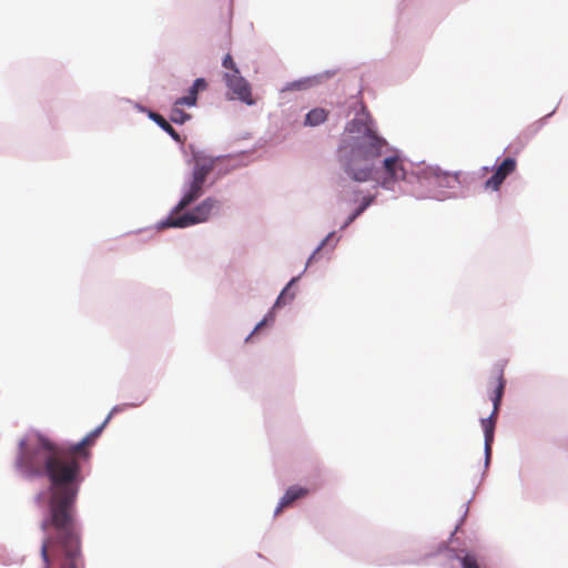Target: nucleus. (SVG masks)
Here are the masks:
<instances>
[{"mask_svg": "<svg viewBox=\"0 0 568 568\" xmlns=\"http://www.w3.org/2000/svg\"><path fill=\"white\" fill-rule=\"evenodd\" d=\"M222 65L225 69L230 70L229 71L230 73H239L240 72V70L237 69V67H236L232 55L229 54V53L224 57Z\"/></svg>", "mask_w": 568, "mask_h": 568, "instance_id": "obj_17", "label": "nucleus"}, {"mask_svg": "<svg viewBox=\"0 0 568 568\" xmlns=\"http://www.w3.org/2000/svg\"><path fill=\"white\" fill-rule=\"evenodd\" d=\"M459 172L443 171L438 166H428L423 170V178L438 187H455L459 184Z\"/></svg>", "mask_w": 568, "mask_h": 568, "instance_id": "obj_5", "label": "nucleus"}, {"mask_svg": "<svg viewBox=\"0 0 568 568\" xmlns=\"http://www.w3.org/2000/svg\"><path fill=\"white\" fill-rule=\"evenodd\" d=\"M194 160L195 165L192 174L206 181L209 174L214 170L215 162L217 159H213L205 155H195Z\"/></svg>", "mask_w": 568, "mask_h": 568, "instance_id": "obj_9", "label": "nucleus"}, {"mask_svg": "<svg viewBox=\"0 0 568 568\" xmlns=\"http://www.w3.org/2000/svg\"><path fill=\"white\" fill-rule=\"evenodd\" d=\"M328 112L323 108H315L311 110L305 118V124L315 126L326 121Z\"/></svg>", "mask_w": 568, "mask_h": 568, "instance_id": "obj_12", "label": "nucleus"}, {"mask_svg": "<svg viewBox=\"0 0 568 568\" xmlns=\"http://www.w3.org/2000/svg\"><path fill=\"white\" fill-rule=\"evenodd\" d=\"M308 494V490L306 488L300 487V486H291L287 488L285 494L280 500L278 507L275 510V514L277 515L281 513V510L291 504H293L296 499H300L302 497H305Z\"/></svg>", "mask_w": 568, "mask_h": 568, "instance_id": "obj_10", "label": "nucleus"}, {"mask_svg": "<svg viewBox=\"0 0 568 568\" xmlns=\"http://www.w3.org/2000/svg\"><path fill=\"white\" fill-rule=\"evenodd\" d=\"M115 406L105 420L88 434L80 443L60 447L42 435L31 445L20 443L18 465L30 475L45 476L49 486V517L41 529L53 534L47 536L41 546L44 568H79L82 566L81 539L75 521V501L82 481L81 459H88V447L101 435Z\"/></svg>", "mask_w": 568, "mask_h": 568, "instance_id": "obj_1", "label": "nucleus"}, {"mask_svg": "<svg viewBox=\"0 0 568 568\" xmlns=\"http://www.w3.org/2000/svg\"><path fill=\"white\" fill-rule=\"evenodd\" d=\"M220 207L219 200L214 197H206L199 205H196L191 212L184 213L176 217H169L164 222V226L168 227H187L190 225L206 222L210 216L216 212Z\"/></svg>", "mask_w": 568, "mask_h": 568, "instance_id": "obj_3", "label": "nucleus"}, {"mask_svg": "<svg viewBox=\"0 0 568 568\" xmlns=\"http://www.w3.org/2000/svg\"><path fill=\"white\" fill-rule=\"evenodd\" d=\"M149 116L159 124L166 133H169L175 141L180 142V135L174 128L159 113L150 112Z\"/></svg>", "mask_w": 568, "mask_h": 568, "instance_id": "obj_13", "label": "nucleus"}, {"mask_svg": "<svg viewBox=\"0 0 568 568\" xmlns=\"http://www.w3.org/2000/svg\"><path fill=\"white\" fill-rule=\"evenodd\" d=\"M496 388L494 392L493 403H494V409L491 415L488 418L481 419V427L485 435V455L486 459L488 460L491 455V445L494 442V435H495V427L497 423V416L499 406L501 403V398L504 395L505 389V379L503 375V371H499L496 376Z\"/></svg>", "mask_w": 568, "mask_h": 568, "instance_id": "obj_4", "label": "nucleus"}, {"mask_svg": "<svg viewBox=\"0 0 568 568\" xmlns=\"http://www.w3.org/2000/svg\"><path fill=\"white\" fill-rule=\"evenodd\" d=\"M333 237V233L327 235V237L321 243V245L315 250V252L311 255V257L308 258V264L315 258V255L317 254V252L328 242V240Z\"/></svg>", "mask_w": 568, "mask_h": 568, "instance_id": "obj_19", "label": "nucleus"}, {"mask_svg": "<svg viewBox=\"0 0 568 568\" xmlns=\"http://www.w3.org/2000/svg\"><path fill=\"white\" fill-rule=\"evenodd\" d=\"M346 131L357 133L344 138L338 148L339 162L352 180L366 182L379 173L377 180L386 190H393L395 183L406 180L404 160L384 138L358 120L351 121Z\"/></svg>", "mask_w": 568, "mask_h": 568, "instance_id": "obj_2", "label": "nucleus"}, {"mask_svg": "<svg viewBox=\"0 0 568 568\" xmlns=\"http://www.w3.org/2000/svg\"><path fill=\"white\" fill-rule=\"evenodd\" d=\"M373 202V197L364 199L363 203L358 206V209L348 217V220L345 223V227L349 225L357 216H359Z\"/></svg>", "mask_w": 568, "mask_h": 568, "instance_id": "obj_16", "label": "nucleus"}, {"mask_svg": "<svg viewBox=\"0 0 568 568\" xmlns=\"http://www.w3.org/2000/svg\"><path fill=\"white\" fill-rule=\"evenodd\" d=\"M181 106L182 105H178V99H176L175 102H174V105L172 108L171 115H170V119L174 123L183 124L184 122H186L191 118L190 114L185 113L181 109Z\"/></svg>", "mask_w": 568, "mask_h": 568, "instance_id": "obj_15", "label": "nucleus"}, {"mask_svg": "<svg viewBox=\"0 0 568 568\" xmlns=\"http://www.w3.org/2000/svg\"><path fill=\"white\" fill-rule=\"evenodd\" d=\"M223 78L226 83V87L233 92V94L239 100L246 103L247 105H253L255 103L252 97L251 85L243 77H241L240 72H225Z\"/></svg>", "mask_w": 568, "mask_h": 568, "instance_id": "obj_6", "label": "nucleus"}, {"mask_svg": "<svg viewBox=\"0 0 568 568\" xmlns=\"http://www.w3.org/2000/svg\"><path fill=\"white\" fill-rule=\"evenodd\" d=\"M205 180H202L197 176H194L192 174V179L189 184V189L179 202V204L175 206L174 212L179 213L186 209L189 205H191L194 201H196L202 194H203V186H204Z\"/></svg>", "mask_w": 568, "mask_h": 568, "instance_id": "obj_8", "label": "nucleus"}, {"mask_svg": "<svg viewBox=\"0 0 568 568\" xmlns=\"http://www.w3.org/2000/svg\"><path fill=\"white\" fill-rule=\"evenodd\" d=\"M268 317H272V313H270L268 316H266L262 322H260L256 325L255 331H258L263 325H265V323L267 322Z\"/></svg>", "mask_w": 568, "mask_h": 568, "instance_id": "obj_20", "label": "nucleus"}, {"mask_svg": "<svg viewBox=\"0 0 568 568\" xmlns=\"http://www.w3.org/2000/svg\"><path fill=\"white\" fill-rule=\"evenodd\" d=\"M207 88V83L203 78H199L194 81L190 88L187 95L178 99V105L193 106L196 104L197 93L204 91Z\"/></svg>", "mask_w": 568, "mask_h": 568, "instance_id": "obj_11", "label": "nucleus"}, {"mask_svg": "<svg viewBox=\"0 0 568 568\" xmlns=\"http://www.w3.org/2000/svg\"><path fill=\"white\" fill-rule=\"evenodd\" d=\"M517 162L513 158H506L495 170L494 174L485 182V189L498 191L508 175L515 172Z\"/></svg>", "mask_w": 568, "mask_h": 568, "instance_id": "obj_7", "label": "nucleus"}, {"mask_svg": "<svg viewBox=\"0 0 568 568\" xmlns=\"http://www.w3.org/2000/svg\"><path fill=\"white\" fill-rule=\"evenodd\" d=\"M297 281V277H294L292 278L288 284L285 286V288L281 292V294L278 295L273 308H276V307H282L284 305H286L287 303H290L291 301H293L294 298V293H290V290L292 287V285Z\"/></svg>", "mask_w": 568, "mask_h": 568, "instance_id": "obj_14", "label": "nucleus"}, {"mask_svg": "<svg viewBox=\"0 0 568 568\" xmlns=\"http://www.w3.org/2000/svg\"><path fill=\"white\" fill-rule=\"evenodd\" d=\"M462 566L463 568H479L476 558L471 555H466L463 557Z\"/></svg>", "mask_w": 568, "mask_h": 568, "instance_id": "obj_18", "label": "nucleus"}]
</instances>
